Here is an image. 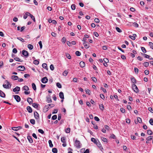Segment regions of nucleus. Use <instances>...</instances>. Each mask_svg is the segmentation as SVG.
<instances>
[{"instance_id": "nucleus-1", "label": "nucleus", "mask_w": 153, "mask_h": 153, "mask_svg": "<svg viewBox=\"0 0 153 153\" xmlns=\"http://www.w3.org/2000/svg\"><path fill=\"white\" fill-rule=\"evenodd\" d=\"M5 83L6 84H3V87L5 88H11V84L7 80L5 81Z\"/></svg>"}, {"instance_id": "nucleus-2", "label": "nucleus", "mask_w": 153, "mask_h": 153, "mask_svg": "<svg viewBox=\"0 0 153 153\" xmlns=\"http://www.w3.org/2000/svg\"><path fill=\"white\" fill-rule=\"evenodd\" d=\"M74 145L77 148L80 149L81 147V144H80V141L79 140H76L75 141Z\"/></svg>"}, {"instance_id": "nucleus-3", "label": "nucleus", "mask_w": 153, "mask_h": 153, "mask_svg": "<svg viewBox=\"0 0 153 153\" xmlns=\"http://www.w3.org/2000/svg\"><path fill=\"white\" fill-rule=\"evenodd\" d=\"M22 89L24 90L25 91H24V94H25L27 95L29 94V92L27 91L29 90V87L27 85H25L23 86L22 88Z\"/></svg>"}, {"instance_id": "nucleus-4", "label": "nucleus", "mask_w": 153, "mask_h": 153, "mask_svg": "<svg viewBox=\"0 0 153 153\" xmlns=\"http://www.w3.org/2000/svg\"><path fill=\"white\" fill-rule=\"evenodd\" d=\"M133 90L134 91L136 92L137 93L139 92V90L137 86L134 84H133L132 85Z\"/></svg>"}, {"instance_id": "nucleus-5", "label": "nucleus", "mask_w": 153, "mask_h": 153, "mask_svg": "<svg viewBox=\"0 0 153 153\" xmlns=\"http://www.w3.org/2000/svg\"><path fill=\"white\" fill-rule=\"evenodd\" d=\"M13 96L14 97L15 99L17 102H19L20 101L21 98L19 96L17 95H13Z\"/></svg>"}, {"instance_id": "nucleus-6", "label": "nucleus", "mask_w": 153, "mask_h": 153, "mask_svg": "<svg viewBox=\"0 0 153 153\" xmlns=\"http://www.w3.org/2000/svg\"><path fill=\"white\" fill-rule=\"evenodd\" d=\"M48 79L46 77L43 78L41 80L42 82L44 83H45L47 82Z\"/></svg>"}, {"instance_id": "nucleus-7", "label": "nucleus", "mask_w": 153, "mask_h": 153, "mask_svg": "<svg viewBox=\"0 0 153 153\" xmlns=\"http://www.w3.org/2000/svg\"><path fill=\"white\" fill-rule=\"evenodd\" d=\"M22 54L25 56H27L28 54V52L26 50H23L22 51Z\"/></svg>"}, {"instance_id": "nucleus-8", "label": "nucleus", "mask_w": 153, "mask_h": 153, "mask_svg": "<svg viewBox=\"0 0 153 153\" xmlns=\"http://www.w3.org/2000/svg\"><path fill=\"white\" fill-rule=\"evenodd\" d=\"M18 69L19 71H23L25 69V68L23 66H19L18 67Z\"/></svg>"}, {"instance_id": "nucleus-9", "label": "nucleus", "mask_w": 153, "mask_h": 153, "mask_svg": "<svg viewBox=\"0 0 153 153\" xmlns=\"http://www.w3.org/2000/svg\"><path fill=\"white\" fill-rule=\"evenodd\" d=\"M20 88L18 86H16L13 89V91L14 92L16 91H20Z\"/></svg>"}, {"instance_id": "nucleus-10", "label": "nucleus", "mask_w": 153, "mask_h": 153, "mask_svg": "<svg viewBox=\"0 0 153 153\" xmlns=\"http://www.w3.org/2000/svg\"><path fill=\"white\" fill-rule=\"evenodd\" d=\"M48 108H50L49 107L48 105H45L43 108L44 111L46 112L48 110Z\"/></svg>"}, {"instance_id": "nucleus-11", "label": "nucleus", "mask_w": 153, "mask_h": 153, "mask_svg": "<svg viewBox=\"0 0 153 153\" xmlns=\"http://www.w3.org/2000/svg\"><path fill=\"white\" fill-rule=\"evenodd\" d=\"M48 97H47V101L48 103H50L52 102V100L50 95H48Z\"/></svg>"}, {"instance_id": "nucleus-12", "label": "nucleus", "mask_w": 153, "mask_h": 153, "mask_svg": "<svg viewBox=\"0 0 153 153\" xmlns=\"http://www.w3.org/2000/svg\"><path fill=\"white\" fill-rule=\"evenodd\" d=\"M22 127L21 126H18L17 127H13L12 128V130L17 131L18 130H19L21 128H22Z\"/></svg>"}, {"instance_id": "nucleus-13", "label": "nucleus", "mask_w": 153, "mask_h": 153, "mask_svg": "<svg viewBox=\"0 0 153 153\" xmlns=\"http://www.w3.org/2000/svg\"><path fill=\"white\" fill-rule=\"evenodd\" d=\"M34 114L35 118L36 119H38L39 118V115L38 113L36 111L34 112Z\"/></svg>"}, {"instance_id": "nucleus-14", "label": "nucleus", "mask_w": 153, "mask_h": 153, "mask_svg": "<svg viewBox=\"0 0 153 153\" xmlns=\"http://www.w3.org/2000/svg\"><path fill=\"white\" fill-rule=\"evenodd\" d=\"M0 96L3 98H4L5 97V94L1 91L0 90Z\"/></svg>"}, {"instance_id": "nucleus-15", "label": "nucleus", "mask_w": 153, "mask_h": 153, "mask_svg": "<svg viewBox=\"0 0 153 153\" xmlns=\"http://www.w3.org/2000/svg\"><path fill=\"white\" fill-rule=\"evenodd\" d=\"M136 35L135 34H134L133 35V36H129V38L133 40H134L135 39V37L136 36Z\"/></svg>"}, {"instance_id": "nucleus-16", "label": "nucleus", "mask_w": 153, "mask_h": 153, "mask_svg": "<svg viewBox=\"0 0 153 153\" xmlns=\"http://www.w3.org/2000/svg\"><path fill=\"white\" fill-rule=\"evenodd\" d=\"M137 121H135V123L136 124L138 123V122H139L140 123H141L142 122V120L139 117H138L137 118Z\"/></svg>"}, {"instance_id": "nucleus-17", "label": "nucleus", "mask_w": 153, "mask_h": 153, "mask_svg": "<svg viewBox=\"0 0 153 153\" xmlns=\"http://www.w3.org/2000/svg\"><path fill=\"white\" fill-rule=\"evenodd\" d=\"M59 96L61 99H64V94L62 92H60L59 94Z\"/></svg>"}, {"instance_id": "nucleus-18", "label": "nucleus", "mask_w": 153, "mask_h": 153, "mask_svg": "<svg viewBox=\"0 0 153 153\" xmlns=\"http://www.w3.org/2000/svg\"><path fill=\"white\" fill-rule=\"evenodd\" d=\"M97 146L100 148V149H101V148L102 149H103L102 147V146L100 144V143L99 141L98 140V142L96 144Z\"/></svg>"}, {"instance_id": "nucleus-19", "label": "nucleus", "mask_w": 153, "mask_h": 153, "mask_svg": "<svg viewBox=\"0 0 153 153\" xmlns=\"http://www.w3.org/2000/svg\"><path fill=\"white\" fill-rule=\"evenodd\" d=\"M11 79H13V80H16L18 79L19 77L16 75H13L12 76Z\"/></svg>"}, {"instance_id": "nucleus-20", "label": "nucleus", "mask_w": 153, "mask_h": 153, "mask_svg": "<svg viewBox=\"0 0 153 153\" xmlns=\"http://www.w3.org/2000/svg\"><path fill=\"white\" fill-rule=\"evenodd\" d=\"M79 65L82 68L84 67L85 66V64L84 62L82 61H81L79 63Z\"/></svg>"}, {"instance_id": "nucleus-21", "label": "nucleus", "mask_w": 153, "mask_h": 153, "mask_svg": "<svg viewBox=\"0 0 153 153\" xmlns=\"http://www.w3.org/2000/svg\"><path fill=\"white\" fill-rule=\"evenodd\" d=\"M131 80L132 82L134 84L136 83V81L135 78L134 77H131Z\"/></svg>"}, {"instance_id": "nucleus-22", "label": "nucleus", "mask_w": 153, "mask_h": 153, "mask_svg": "<svg viewBox=\"0 0 153 153\" xmlns=\"http://www.w3.org/2000/svg\"><path fill=\"white\" fill-rule=\"evenodd\" d=\"M99 107L100 109L103 111L104 109V106L102 104L99 105Z\"/></svg>"}, {"instance_id": "nucleus-23", "label": "nucleus", "mask_w": 153, "mask_h": 153, "mask_svg": "<svg viewBox=\"0 0 153 153\" xmlns=\"http://www.w3.org/2000/svg\"><path fill=\"white\" fill-rule=\"evenodd\" d=\"M29 16L33 20L34 22H36L34 17L30 13H29Z\"/></svg>"}, {"instance_id": "nucleus-24", "label": "nucleus", "mask_w": 153, "mask_h": 153, "mask_svg": "<svg viewBox=\"0 0 153 153\" xmlns=\"http://www.w3.org/2000/svg\"><path fill=\"white\" fill-rule=\"evenodd\" d=\"M32 88H33V89L34 90V91L36 90V85L35 84V83H33L32 84Z\"/></svg>"}, {"instance_id": "nucleus-25", "label": "nucleus", "mask_w": 153, "mask_h": 153, "mask_svg": "<svg viewBox=\"0 0 153 153\" xmlns=\"http://www.w3.org/2000/svg\"><path fill=\"white\" fill-rule=\"evenodd\" d=\"M91 141L94 142L95 144H96L98 142L97 140L94 138L93 137L91 138Z\"/></svg>"}, {"instance_id": "nucleus-26", "label": "nucleus", "mask_w": 153, "mask_h": 153, "mask_svg": "<svg viewBox=\"0 0 153 153\" xmlns=\"http://www.w3.org/2000/svg\"><path fill=\"white\" fill-rule=\"evenodd\" d=\"M68 73V71L65 70L63 72V75L64 76H66L67 75Z\"/></svg>"}, {"instance_id": "nucleus-27", "label": "nucleus", "mask_w": 153, "mask_h": 153, "mask_svg": "<svg viewBox=\"0 0 153 153\" xmlns=\"http://www.w3.org/2000/svg\"><path fill=\"white\" fill-rule=\"evenodd\" d=\"M42 67L43 68L47 69H48L47 65L46 63H43L42 64Z\"/></svg>"}, {"instance_id": "nucleus-28", "label": "nucleus", "mask_w": 153, "mask_h": 153, "mask_svg": "<svg viewBox=\"0 0 153 153\" xmlns=\"http://www.w3.org/2000/svg\"><path fill=\"white\" fill-rule=\"evenodd\" d=\"M48 143L49 144V146L50 147H52L53 146V145L52 143V141L51 140H49L48 141Z\"/></svg>"}, {"instance_id": "nucleus-29", "label": "nucleus", "mask_w": 153, "mask_h": 153, "mask_svg": "<svg viewBox=\"0 0 153 153\" xmlns=\"http://www.w3.org/2000/svg\"><path fill=\"white\" fill-rule=\"evenodd\" d=\"M52 152L54 153H57V149L56 148H53L52 149Z\"/></svg>"}, {"instance_id": "nucleus-30", "label": "nucleus", "mask_w": 153, "mask_h": 153, "mask_svg": "<svg viewBox=\"0 0 153 153\" xmlns=\"http://www.w3.org/2000/svg\"><path fill=\"white\" fill-rule=\"evenodd\" d=\"M65 56L67 58H68L69 59H70L71 58V56L68 53H66Z\"/></svg>"}, {"instance_id": "nucleus-31", "label": "nucleus", "mask_w": 153, "mask_h": 153, "mask_svg": "<svg viewBox=\"0 0 153 153\" xmlns=\"http://www.w3.org/2000/svg\"><path fill=\"white\" fill-rule=\"evenodd\" d=\"M28 15H29V13H28V12L26 13L24 15L23 18L25 19H26L27 18V16Z\"/></svg>"}, {"instance_id": "nucleus-32", "label": "nucleus", "mask_w": 153, "mask_h": 153, "mask_svg": "<svg viewBox=\"0 0 153 153\" xmlns=\"http://www.w3.org/2000/svg\"><path fill=\"white\" fill-rule=\"evenodd\" d=\"M30 123L33 125H34L35 123V121L34 119H32L30 120Z\"/></svg>"}, {"instance_id": "nucleus-33", "label": "nucleus", "mask_w": 153, "mask_h": 153, "mask_svg": "<svg viewBox=\"0 0 153 153\" xmlns=\"http://www.w3.org/2000/svg\"><path fill=\"white\" fill-rule=\"evenodd\" d=\"M39 63V62L37 60H35L33 61V63L36 65H38Z\"/></svg>"}, {"instance_id": "nucleus-34", "label": "nucleus", "mask_w": 153, "mask_h": 153, "mask_svg": "<svg viewBox=\"0 0 153 153\" xmlns=\"http://www.w3.org/2000/svg\"><path fill=\"white\" fill-rule=\"evenodd\" d=\"M61 141L62 143H65V137H62L61 138Z\"/></svg>"}, {"instance_id": "nucleus-35", "label": "nucleus", "mask_w": 153, "mask_h": 153, "mask_svg": "<svg viewBox=\"0 0 153 153\" xmlns=\"http://www.w3.org/2000/svg\"><path fill=\"white\" fill-rule=\"evenodd\" d=\"M87 43L88 44H87V43L86 44H83L85 48L86 49L88 48L89 47V45H88L89 43L88 42Z\"/></svg>"}, {"instance_id": "nucleus-36", "label": "nucleus", "mask_w": 153, "mask_h": 153, "mask_svg": "<svg viewBox=\"0 0 153 153\" xmlns=\"http://www.w3.org/2000/svg\"><path fill=\"white\" fill-rule=\"evenodd\" d=\"M103 61L105 63L106 65H107V63L108 62V60L107 58H105L103 59Z\"/></svg>"}, {"instance_id": "nucleus-37", "label": "nucleus", "mask_w": 153, "mask_h": 153, "mask_svg": "<svg viewBox=\"0 0 153 153\" xmlns=\"http://www.w3.org/2000/svg\"><path fill=\"white\" fill-rule=\"evenodd\" d=\"M147 133L149 135H151L152 134V131L150 130H148Z\"/></svg>"}, {"instance_id": "nucleus-38", "label": "nucleus", "mask_w": 153, "mask_h": 153, "mask_svg": "<svg viewBox=\"0 0 153 153\" xmlns=\"http://www.w3.org/2000/svg\"><path fill=\"white\" fill-rule=\"evenodd\" d=\"M101 139L103 142L106 143L107 142V140L106 138L104 137H102Z\"/></svg>"}, {"instance_id": "nucleus-39", "label": "nucleus", "mask_w": 153, "mask_h": 153, "mask_svg": "<svg viewBox=\"0 0 153 153\" xmlns=\"http://www.w3.org/2000/svg\"><path fill=\"white\" fill-rule=\"evenodd\" d=\"M149 65V62H145L143 63V65L146 67H148Z\"/></svg>"}, {"instance_id": "nucleus-40", "label": "nucleus", "mask_w": 153, "mask_h": 153, "mask_svg": "<svg viewBox=\"0 0 153 153\" xmlns=\"http://www.w3.org/2000/svg\"><path fill=\"white\" fill-rule=\"evenodd\" d=\"M149 46L152 49H153V43L152 42H149Z\"/></svg>"}, {"instance_id": "nucleus-41", "label": "nucleus", "mask_w": 153, "mask_h": 153, "mask_svg": "<svg viewBox=\"0 0 153 153\" xmlns=\"http://www.w3.org/2000/svg\"><path fill=\"white\" fill-rule=\"evenodd\" d=\"M56 85V86L59 88H62L61 85L59 82L57 83Z\"/></svg>"}, {"instance_id": "nucleus-42", "label": "nucleus", "mask_w": 153, "mask_h": 153, "mask_svg": "<svg viewBox=\"0 0 153 153\" xmlns=\"http://www.w3.org/2000/svg\"><path fill=\"white\" fill-rule=\"evenodd\" d=\"M76 55L78 56H80L81 55V53L78 51H77L75 52Z\"/></svg>"}, {"instance_id": "nucleus-43", "label": "nucleus", "mask_w": 153, "mask_h": 153, "mask_svg": "<svg viewBox=\"0 0 153 153\" xmlns=\"http://www.w3.org/2000/svg\"><path fill=\"white\" fill-rule=\"evenodd\" d=\"M14 59L16 61L22 62V61L18 57H16L14 58Z\"/></svg>"}, {"instance_id": "nucleus-44", "label": "nucleus", "mask_w": 153, "mask_h": 153, "mask_svg": "<svg viewBox=\"0 0 153 153\" xmlns=\"http://www.w3.org/2000/svg\"><path fill=\"white\" fill-rule=\"evenodd\" d=\"M91 79L94 82H97V80L96 78L94 77H92Z\"/></svg>"}, {"instance_id": "nucleus-45", "label": "nucleus", "mask_w": 153, "mask_h": 153, "mask_svg": "<svg viewBox=\"0 0 153 153\" xmlns=\"http://www.w3.org/2000/svg\"><path fill=\"white\" fill-rule=\"evenodd\" d=\"M38 104H37L36 103H34L33 104V106L36 108L38 107Z\"/></svg>"}, {"instance_id": "nucleus-46", "label": "nucleus", "mask_w": 153, "mask_h": 153, "mask_svg": "<svg viewBox=\"0 0 153 153\" xmlns=\"http://www.w3.org/2000/svg\"><path fill=\"white\" fill-rule=\"evenodd\" d=\"M116 29L117 31L119 33H120L122 32L121 30L118 27H116Z\"/></svg>"}, {"instance_id": "nucleus-47", "label": "nucleus", "mask_w": 153, "mask_h": 153, "mask_svg": "<svg viewBox=\"0 0 153 153\" xmlns=\"http://www.w3.org/2000/svg\"><path fill=\"white\" fill-rule=\"evenodd\" d=\"M57 118V115H54L52 117V119L53 120H55Z\"/></svg>"}, {"instance_id": "nucleus-48", "label": "nucleus", "mask_w": 153, "mask_h": 153, "mask_svg": "<svg viewBox=\"0 0 153 153\" xmlns=\"http://www.w3.org/2000/svg\"><path fill=\"white\" fill-rule=\"evenodd\" d=\"M71 8L72 10H74L76 8L75 5L74 4H72L71 6Z\"/></svg>"}, {"instance_id": "nucleus-49", "label": "nucleus", "mask_w": 153, "mask_h": 153, "mask_svg": "<svg viewBox=\"0 0 153 153\" xmlns=\"http://www.w3.org/2000/svg\"><path fill=\"white\" fill-rule=\"evenodd\" d=\"M65 132L66 133H69L70 132V129L69 128H67L65 130Z\"/></svg>"}, {"instance_id": "nucleus-50", "label": "nucleus", "mask_w": 153, "mask_h": 153, "mask_svg": "<svg viewBox=\"0 0 153 153\" xmlns=\"http://www.w3.org/2000/svg\"><path fill=\"white\" fill-rule=\"evenodd\" d=\"M141 50L144 53H146V50L145 48L143 47H141Z\"/></svg>"}, {"instance_id": "nucleus-51", "label": "nucleus", "mask_w": 153, "mask_h": 153, "mask_svg": "<svg viewBox=\"0 0 153 153\" xmlns=\"http://www.w3.org/2000/svg\"><path fill=\"white\" fill-rule=\"evenodd\" d=\"M85 91L86 94L90 95V91L89 90L87 89L85 90Z\"/></svg>"}, {"instance_id": "nucleus-52", "label": "nucleus", "mask_w": 153, "mask_h": 153, "mask_svg": "<svg viewBox=\"0 0 153 153\" xmlns=\"http://www.w3.org/2000/svg\"><path fill=\"white\" fill-rule=\"evenodd\" d=\"M38 131L39 132L41 133L42 134H43L44 133V131L41 129H39L38 130Z\"/></svg>"}, {"instance_id": "nucleus-53", "label": "nucleus", "mask_w": 153, "mask_h": 153, "mask_svg": "<svg viewBox=\"0 0 153 153\" xmlns=\"http://www.w3.org/2000/svg\"><path fill=\"white\" fill-rule=\"evenodd\" d=\"M152 139V137L149 136L146 138V140H151Z\"/></svg>"}, {"instance_id": "nucleus-54", "label": "nucleus", "mask_w": 153, "mask_h": 153, "mask_svg": "<svg viewBox=\"0 0 153 153\" xmlns=\"http://www.w3.org/2000/svg\"><path fill=\"white\" fill-rule=\"evenodd\" d=\"M133 25L136 27H138V25L136 22H134L133 23Z\"/></svg>"}, {"instance_id": "nucleus-55", "label": "nucleus", "mask_w": 153, "mask_h": 153, "mask_svg": "<svg viewBox=\"0 0 153 153\" xmlns=\"http://www.w3.org/2000/svg\"><path fill=\"white\" fill-rule=\"evenodd\" d=\"M49 107H50V108L53 107L54 106V105L53 104H50L48 105Z\"/></svg>"}, {"instance_id": "nucleus-56", "label": "nucleus", "mask_w": 153, "mask_h": 153, "mask_svg": "<svg viewBox=\"0 0 153 153\" xmlns=\"http://www.w3.org/2000/svg\"><path fill=\"white\" fill-rule=\"evenodd\" d=\"M82 40L83 42V44H86L87 43V42L86 41V39L85 38H83Z\"/></svg>"}, {"instance_id": "nucleus-57", "label": "nucleus", "mask_w": 153, "mask_h": 153, "mask_svg": "<svg viewBox=\"0 0 153 153\" xmlns=\"http://www.w3.org/2000/svg\"><path fill=\"white\" fill-rule=\"evenodd\" d=\"M39 46H40V48L42 49V42L41 41H40L39 42Z\"/></svg>"}, {"instance_id": "nucleus-58", "label": "nucleus", "mask_w": 153, "mask_h": 153, "mask_svg": "<svg viewBox=\"0 0 153 153\" xmlns=\"http://www.w3.org/2000/svg\"><path fill=\"white\" fill-rule=\"evenodd\" d=\"M17 52V51L16 48H14L13 50V52L14 53H16Z\"/></svg>"}, {"instance_id": "nucleus-59", "label": "nucleus", "mask_w": 153, "mask_h": 153, "mask_svg": "<svg viewBox=\"0 0 153 153\" xmlns=\"http://www.w3.org/2000/svg\"><path fill=\"white\" fill-rule=\"evenodd\" d=\"M50 68L52 71H53L54 69V67L53 65L51 64L50 65Z\"/></svg>"}, {"instance_id": "nucleus-60", "label": "nucleus", "mask_w": 153, "mask_h": 153, "mask_svg": "<svg viewBox=\"0 0 153 153\" xmlns=\"http://www.w3.org/2000/svg\"><path fill=\"white\" fill-rule=\"evenodd\" d=\"M150 124L152 125H153V119H151L149 121Z\"/></svg>"}, {"instance_id": "nucleus-61", "label": "nucleus", "mask_w": 153, "mask_h": 153, "mask_svg": "<svg viewBox=\"0 0 153 153\" xmlns=\"http://www.w3.org/2000/svg\"><path fill=\"white\" fill-rule=\"evenodd\" d=\"M62 42L65 43L66 42V38L65 37H63L62 38Z\"/></svg>"}, {"instance_id": "nucleus-62", "label": "nucleus", "mask_w": 153, "mask_h": 153, "mask_svg": "<svg viewBox=\"0 0 153 153\" xmlns=\"http://www.w3.org/2000/svg\"><path fill=\"white\" fill-rule=\"evenodd\" d=\"M120 111L122 113H124L125 112V110L123 108H121L120 109Z\"/></svg>"}, {"instance_id": "nucleus-63", "label": "nucleus", "mask_w": 153, "mask_h": 153, "mask_svg": "<svg viewBox=\"0 0 153 153\" xmlns=\"http://www.w3.org/2000/svg\"><path fill=\"white\" fill-rule=\"evenodd\" d=\"M94 21L96 23H98L100 22L99 19L98 18H95L94 19Z\"/></svg>"}, {"instance_id": "nucleus-64", "label": "nucleus", "mask_w": 153, "mask_h": 153, "mask_svg": "<svg viewBox=\"0 0 153 153\" xmlns=\"http://www.w3.org/2000/svg\"><path fill=\"white\" fill-rule=\"evenodd\" d=\"M148 110L149 111H150L152 113H153V110L152 108L151 107H149L148 108Z\"/></svg>"}]
</instances>
